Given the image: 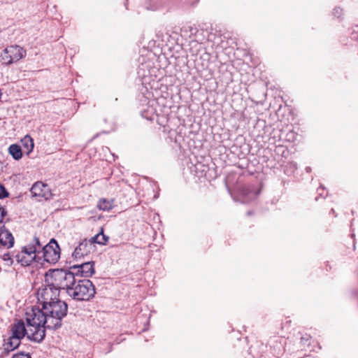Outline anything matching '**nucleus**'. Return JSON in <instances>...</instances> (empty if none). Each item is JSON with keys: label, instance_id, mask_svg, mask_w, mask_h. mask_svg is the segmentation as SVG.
Returning a JSON list of instances; mask_svg holds the SVG:
<instances>
[{"label": "nucleus", "instance_id": "f257e3e1", "mask_svg": "<svg viewBox=\"0 0 358 358\" xmlns=\"http://www.w3.org/2000/svg\"><path fill=\"white\" fill-rule=\"evenodd\" d=\"M41 308L34 307L27 310V320L35 331L34 338L44 339L45 329H57L62 326V320L66 315L67 304L59 299V291L50 283L38 289L36 293Z\"/></svg>", "mask_w": 358, "mask_h": 358}, {"label": "nucleus", "instance_id": "f03ea898", "mask_svg": "<svg viewBox=\"0 0 358 358\" xmlns=\"http://www.w3.org/2000/svg\"><path fill=\"white\" fill-rule=\"evenodd\" d=\"M74 272L68 271L63 269H55L49 271L45 275V283H50V286H54L59 291L66 289L69 292V288H71L75 282Z\"/></svg>", "mask_w": 358, "mask_h": 358}, {"label": "nucleus", "instance_id": "7ed1b4c3", "mask_svg": "<svg viewBox=\"0 0 358 358\" xmlns=\"http://www.w3.org/2000/svg\"><path fill=\"white\" fill-rule=\"evenodd\" d=\"M95 287L90 280H76L69 288L68 295L76 301H89L94 296Z\"/></svg>", "mask_w": 358, "mask_h": 358}, {"label": "nucleus", "instance_id": "20e7f679", "mask_svg": "<svg viewBox=\"0 0 358 358\" xmlns=\"http://www.w3.org/2000/svg\"><path fill=\"white\" fill-rule=\"evenodd\" d=\"M34 243L32 245H27L22 248V250L17 252L15 257L17 262L20 263L22 266H29L34 261L38 262L41 260V244L39 239L36 237L34 238Z\"/></svg>", "mask_w": 358, "mask_h": 358}, {"label": "nucleus", "instance_id": "39448f33", "mask_svg": "<svg viewBox=\"0 0 358 358\" xmlns=\"http://www.w3.org/2000/svg\"><path fill=\"white\" fill-rule=\"evenodd\" d=\"M40 256L49 264H56L60 258V248L56 241L52 239L46 245H41Z\"/></svg>", "mask_w": 358, "mask_h": 358}, {"label": "nucleus", "instance_id": "423d86ee", "mask_svg": "<svg viewBox=\"0 0 358 358\" xmlns=\"http://www.w3.org/2000/svg\"><path fill=\"white\" fill-rule=\"evenodd\" d=\"M26 55L25 50L19 45H10L3 50L1 54V61L6 65L19 61Z\"/></svg>", "mask_w": 358, "mask_h": 358}, {"label": "nucleus", "instance_id": "0eeeda50", "mask_svg": "<svg viewBox=\"0 0 358 358\" xmlns=\"http://www.w3.org/2000/svg\"><path fill=\"white\" fill-rule=\"evenodd\" d=\"M26 321H27V329H26L24 323L22 320H20V321L17 322L16 323H14L11 328L12 334L15 336H17L20 338H23L24 337V336L27 335L28 338H29L31 341H36L38 343L41 342L43 339H41V340L38 341V340L34 339V336H34L35 331L33 329H31L32 327L30 326V324L28 322L27 311L26 312Z\"/></svg>", "mask_w": 358, "mask_h": 358}, {"label": "nucleus", "instance_id": "6e6552de", "mask_svg": "<svg viewBox=\"0 0 358 358\" xmlns=\"http://www.w3.org/2000/svg\"><path fill=\"white\" fill-rule=\"evenodd\" d=\"M31 194L33 197H36L38 201H47L52 198V194L48 185L42 182H35L31 188Z\"/></svg>", "mask_w": 358, "mask_h": 358}, {"label": "nucleus", "instance_id": "1a4fd4ad", "mask_svg": "<svg viewBox=\"0 0 358 358\" xmlns=\"http://www.w3.org/2000/svg\"><path fill=\"white\" fill-rule=\"evenodd\" d=\"M94 250L95 245L92 244L90 240L84 239L75 248L72 257L75 260H80L94 251Z\"/></svg>", "mask_w": 358, "mask_h": 358}, {"label": "nucleus", "instance_id": "9d476101", "mask_svg": "<svg viewBox=\"0 0 358 358\" xmlns=\"http://www.w3.org/2000/svg\"><path fill=\"white\" fill-rule=\"evenodd\" d=\"M71 269L74 272V275H80L82 277L89 278L94 273V267L93 262H87L80 264L73 265Z\"/></svg>", "mask_w": 358, "mask_h": 358}, {"label": "nucleus", "instance_id": "9b49d317", "mask_svg": "<svg viewBox=\"0 0 358 358\" xmlns=\"http://www.w3.org/2000/svg\"><path fill=\"white\" fill-rule=\"evenodd\" d=\"M257 194L258 192L250 185L244 186L239 190V195L241 197L243 203L250 202L255 199Z\"/></svg>", "mask_w": 358, "mask_h": 358}, {"label": "nucleus", "instance_id": "f8f14e48", "mask_svg": "<svg viewBox=\"0 0 358 358\" xmlns=\"http://www.w3.org/2000/svg\"><path fill=\"white\" fill-rule=\"evenodd\" d=\"M0 243L8 248L12 247L14 244L12 234L4 226L0 227Z\"/></svg>", "mask_w": 358, "mask_h": 358}, {"label": "nucleus", "instance_id": "ddd939ff", "mask_svg": "<svg viewBox=\"0 0 358 358\" xmlns=\"http://www.w3.org/2000/svg\"><path fill=\"white\" fill-rule=\"evenodd\" d=\"M24 152L29 155L34 149V143L33 138L29 135H26L20 141Z\"/></svg>", "mask_w": 358, "mask_h": 358}, {"label": "nucleus", "instance_id": "4468645a", "mask_svg": "<svg viewBox=\"0 0 358 358\" xmlns=\"http://www.w3.org/2000/svg\"><path fill=\"white\" fill-rule=\"evenodd\" d=\"M21 339L12 334L8 341L4 344L5 350L8 352L14 350L20 345Z\"/></svg>", "mask_w": 358, "mask_h": 358}, {"label": "nucleus", "instance_id": "2eb2a0df", "mask_svg": "<svg viewBox=\"0 0 358 358\" xmlns=\"http://www.w3.org/2000/svg\"><path fill=\"white\" fill-rule=\"evenodd\" d=\"M8 152L15 160H19L22 157V150L17 144H12L8 148Z\"/></svg>", "mask_w": 358, "mask_h": 358}, {"label": "nucleus", "instance_id": "dca6fc26", "mask_svg": "<svg viewBox=\"0 0 358 358\" xmlns=\"http://www.w3.org/2000/svg\"><path fill=\"white\" fill-rule=\"evenodd\" d=\"M113 199H101L98 201L97 208L103 211H108L113 208Z\"/></svg>", "mask_w": 358, "mask_h": 358}, {"label": "nucleus", "instance_id": "f3484780", "mask_svg": "<svg viewBox=\"0 0 358 358\" xmlns=\"http://www.w3.org/2000/svg\"><path fill=\"white\" fill-rule=\"evenodd\" d=\"M90 242H92V244L98 243L100 245H104L106 243V242L108 240V237L105 236L101 231L100 234H98L93 237H92L90 239H89Z\"/></svg>", "mask_w": 358, "mask_h": 358}, {"label": "nucleus", "instance_id": "a211bd4d", "mask_svg": "<svg viewBox=\"0 0 358 358\" xmlns=\"http://www.w3.org/2000/svg\"><path fill=\"white\" fill-rule=\"evenodd\" d=\"M9 195L8 192L6 189L3 185L0 183V199H4L8 197Z\"/></svg>", "mask_w": 358, "mask_h": 358}, {"label": "nucleus", "instance_id": "6ab92c4d", "mask_svg": "<svg viewBox=\"0 0 358 358\" xmlns=\"http://www.w3.org/2000/svg\"><path fill=\"white\" fill-rule=\"evenodd\" d=\"M12 358H31V356L29 354L20 352V353L14 355Z\"/></svg>", "mask_w": 358, "mask_h": 358}, {"label": "nucleus", "instance_id": "aec40b11", "mask_svg": "<svg viewBox=\"0 0 358 358\" xmlns=\"http://www.w3.org/2000/svg\"><path fill=\"white\" fill-rule=\"evenodd\" d=\"M6 213V210L0 206V223L3 222Z\"/></svg>", "mask_w": 358, "mask_h": 358}, {"label": "nucleus", "instance_id": "412c9836", "mask_svg": "<svg viewBox=\"0 0 358 358\" xmlns=\"http://www.w3.org/2000/svg\"><path fill=\"white\" fill-rule=\"evenodd\" d=\"M341 13V9L340 8H336L334 9V15L337 17H339Z\"/></svg>", "mask_w": 358, "mask_h": 358}, {"label": "nucleus", "instance_id": "4be33fe9", "mask_svg": "<svg viewBox=\"0 0 358 358\" xmlns=\"http://www.w3.org/2000/svg\"><path fill=\"white\" fill-rule=\"evenodd\" d=\"M3 260H5V261H6V260H8V259H10V256H9V255H8V254H5V255H3Z\"/></svg>", "mask_w": 358, "mask_h": 358}, {"label": "nucleus", "instance_id": "5701e85b", "mask_svg": "<svg viewBox=\"0 0 358 358\" xmlns=\"http://www.w3.org/2000/svg\"><path fill=\"white\" fill-rule=\"evenodd\" d=\"M291 135H292V138H294V133H291Z\"/></svg>", "mask_w": 358, "mask_h": 358}]
</instances>
